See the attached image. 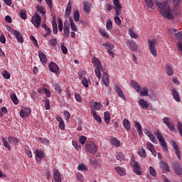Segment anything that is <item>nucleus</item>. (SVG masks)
Segmentation results:
<instances>
[{
	"label": "nucleus",
	"instance_id": "obj_1",
	"mask_svg": "<svg viewBox=\"0 0 182 182\" xmlns=\"http://www.w3.org/2000/svg\"><path fill=\"white\" fill-rule=\"evenodd\" d=\"M155 4L158 8L160 9V14L164 16V18H166V19L172 20L174 18V15L171 12V9H170V5L167 2H161L158 0H155Z\"/></svg>",
	"mask_w": 182,
	"mask_h": 182
},
{
	"label": "nucleus",
	"instance_id": "obj_2",
	"mask_svg": "<svg viewBox=\"0 0 182 182\" xmlns=\"http://www.w3.org/2000/svg\"><path fill=\"white\" fill-rule=\"evenodd\" d=\"M130 85L138 93L140 94L141 96H149V88L147 87L141 88V86L134 80H131Z\"/></svg>",
	"mask_w": 182,
	"mask_h": 182
},
{
	"label": "nucleus",
	"instance_id": "obj_3",
	"mask_svg": "<svg viewBox=\"0 0 182 182\" xmlns=\"http://www.w3.org/2000/svg\"><path fill=\"white\" fill-rule=\"evenodd\" d=\"M92 63L94 66H95V75L98 79L102 78V74L100 73L101 70H103V68L102 67V63L100 62V60L96 57H94L92 58Z\"/></svg>",
	"mask_w": 182,
	"mask_h": 182
},
{
	"label": "nucleus",
	"instance_id": "obj_4",
	"mask_svg": "<svg viewBox=\"0 0 182 182\" xmlns=\"http://www.w3.org/2000/svg\"><path fill=\"white\" fill-rule=\"evenodd\" d=\"M97 146L92 141H87L85 144V149L91 154H96L97 153Z\"/></svg>",
	"mask_w": 182,
	"mask_h": 182
},
{
	"label": "nucleus",
	"instance_id": "obj_5",
	"mask_svg": "<svg viewBox=\"0 0 182 182\" xmlns=\"http://www.w3.org/2000/svg\"><path fill=\"white\" fill-rule=\"evenodd\" d=\"M149 49L154 58L157 57V49H156V43L157 41L156 39L149 40Z\"/></svg>",
	"mask_w": 182,
	"mask_h": 182
},
{
	"label": "nucleus",
	"instance_id": "obj_6",
	"mask_svg": "<svg viewBox=\"0 0 182 182\" xmlns=\"http://www.w3.org/2000/svg\"><path fill=\"white\" fill-rule=\"evenodd\" d=\"M163 123L166 124V126L168 127V129H170L171 132H177V129H176V127L174 126L173 122H170V118L168 117H165L162 119Z\"/></svg>",
	"mask_w": 182,
	"mask_h": 182
},
{
	"label": "nucleus",
	"instance_id": "obj_7",
	"mask_svg": "<svg viewBox=\"0 0 182 182\" xmlns=\"http://www.w3.org/2000/svg\"><path fill=\"white\" fill-rule=\"evenodd\" d=\"M41 21H42V18L41 16L38 14V13H35V15L31 18V22L36 28H39L41 26Z\"/></svg>",
	"mask_w": 182,
	"mask_h": 182
},
{
	"label": "nucleus",
	"instance_id": "obj_8",
	"mask_svg": "<svg viewBox=\"0 0 182 182\" xmlns=\"http://www.w3.org/2000/svg\"><path fill=\"white\" fill-rule=\"evenodd\" d=\"M33 153L35 154V159L37 163L41 164V161H42V159L45 157V154L43 153V151L41 149H36Z\"/></svg>",
	"mask_w": 182,
	"mask_h": 182
},
{
	"label": "nucleus",
	"instance_id": "obj_9",
	"mask_svg": "<svg viewBox=\"0 0 182 182\" xmlns=\"http://www.w3.org/2000/svg\"><path fill=\"white\" fill-rule=\"evenodd\" d=\"M113 4L115 7L114 9H115V14L116 15H120L122 14V4H120V1L119 0H113Z\"/></svg>",
	"mask_w": 182,
	"mask_h": 182
},
{
	"label": "nucleus",
	"instance_id": "obj_10",
	"mask_svg": "<svg viewBox=\"0 0 182 182\" xmlns=\"http://www.w3.org/2000/svg\"><path fill=\"white\" fill-rule=\"evenodd\" d=\"M172 167H173L174 171L176 172V173L178 174V176H181L182 167H181V166H180V164H178V162L174 161L172 164Z\"/></svg>",
	"mask_w": 182,
	"mask_h": 182
},
{
	"label": "nucleus",
	"instance_id": "obj_11",
	"mask_svg": "<svg viewBox=\"0 0 182 182\" xmlns=\"http://www.w3.org/2000/svg\"><path fill=\"white\" fill-rule=\"evenodd\" d=\"M48 69L50 72H53V73H59V65L56 64L55 62H51L48 65Z\"/></svg>",
	"mask_w": 182,
	"mask_h": 182
},
{
	"label": "nucleus",
	"instance_id": "obj_12",
	"mask_svg": "<svg viewBox=\"0 0 182 182\" xmlns=\"http://www.w3.org/2000/svg\"><path fill=\"white\" fill-rule=\"evenodd\" d=\"M132 167H133V170L136 174V176L141 175V171H140V165L136 161L131 163Z\"/></svg>",
	"mask_w": 182,
	"mask_h": 182
},
{
	"label": "nucleus",
	"instance_id": "obj_13",
	"mask_svg": "<svg viewBox=\"0 0 182 182\" xmlns=\"http://www.w3.org/2000/svg\"><path fill=\"white\" fill-rule=\"evenodd\" d=\"M171 144L178 159H179V160H180L181 156L180 155V149H178V145H177V143H176V141H172L171 142Z\"/></svg>",
	"mask_w": 182,
	"mask_h": 182
},
{
	"label": "nucleus",
	"instance_id": "obj_14",
	"mask_svg": "<svg viewBox=\"0 0 182 182\" xmlns=\"http://www.w3.org/2000/svg\"><path fill=\"white\" fill-rule=\"evenodd\" d=\"M72 14V3L70 1H68L67 6L65 8V11L64 16L65 18H69Z\"/></svg>",
	"mask_w": 182,
	"mask_h": 182
},
{
	"label": "nucleus",
	"instance_id": "obj_15",
	"mask_svg": "<svg viewBox=\"0 0 182 182\" xmlns=\"http://www.w3.org/2000/svg\"><path fill=\"white\" fill-rule=\"evenodd\" d=\"M31 109L29 108H23L20 112V116L22 119L24 117H28L31 114Z\"/></svg>",
	"mask_w": 182,
	"mask_h": 182
},
{
	"label": "nucleus",
	"instance_id": "obj_16",
	"mask_svg": "<svg viewBox=\"0 0 182 182\" xmlns=\"http://www.w3.org/2000/svg\"><path fill=\"white\" fill-rule=\"evenodd\" d=\"M138 105L140 106V107H141V109H149V107L150 106L149 102L144 100V99H139L138 101Z\"/></svg>",
	"mask_w": 182,
	"mask_h": 182
},
{
	"label": "nucleus",
	"instance_id": "obj_17",
	"mask_svg": "<svg viewBox=\"0 0 182 182\" xmlns=\"http://www.w3.org/2000/svg\"><path fill=\"white\" fill-rule=\"evenodd\" d=\"M171 95L176 102H181V98H180V94L178 91L176 89L171 90Z\"/></svg>",
	"mask_w": 182,
	"mask_h": 182
},
{
	"label": "nucleus",
	"instance_id": "obj_18",
	"mask_svg": "<svg viewBox=\"0 0 182 182\" xmlns=\"http://www.w3.org/2000/svg\"><path fill=\"white\" fill-rule=\"evenodd\" d=\"M135 128L136 129L137 133L140 137L143 136V129L141 127V124L140 122L135 121L134 122Z\"/></svg>",
	"mask_w": 182,
	"mask_h": 182
},
{
	"label": "nucleus",
	"instance_id": "obj_19",
	"mask_svg": "<svg viewBox=\"0 0 182 182\" xmlns=\"http://www.w3.org/2000/svg\"><path fill=\"white\" fill-rule=\"evenodd\" d=\"M115 92L118 95L119 97H121V99H123V100H126V97L124 96V94L123 93V90H122V88H120V87H119V85H116Z\"/></svg>",
	"mask_w": 182,
	"mask_h": 182
},
{
	"label": "nucleus",
	"instance_id": "obj_20",
	"mask_svg": "<svg viewBox=\"0 0 182 182\" xmlns=\"http://www.w3.org/2000/svg\"><path fill=\"white\" fill-rule=\"evenodd\" d=\"M90 105L94 110H100L102 107V103L97 102H92Z\"/></svg>",
	"mask_w": 182,
	"mask_h": 182
},
{
	"label": "nucleus",
	"instance_id": "obj_21",
	"mask_svg": "<svg viewBox=\"0 0 182 182\" xmlns=\"http://www.w3.org/2000/svg\"><path fill=\"white\" fill-rule=\"evenodd\" d=\"M53 173H54V180L56 182H62V178L60 177V172H59V171H58V169H54L53 170Z\"/></svg>",
	"mask_w": 182,
	"mask_h": 182
},
{
	"label": "nucleus",
	"instance_id": "obj_22",
	"mask_svg": "<svg viewBox=\"0 0 182 182\" xmlns=\"http://www.w3.org/2000/svg\"><path fill=\"white\" fill-rule=\"evenodd\" d=\"M102 82H103L105 86H106V87H108V86L110 83V81L109 79V75L106 73H104L102 74Z\"/></svg>",
	"mask_w": 182,
	"mask_h": 182
},
{
	"label": "nucleus",
	"instance_id": "obj_23",
	"mask_svg": "<svg viewBox=\"0 0 182 182\" xmlns=\"http://www.w3.org/2000/svg\"><path fill=\"white\" fill-rule=\"evenodd\" d=\"M8 141L10 144H14V146H18L19 144V139L15 136H9L8 138Z\"/></svg>",
	"mask_w": 182,
	"mask_h": 182
},
{
	"label": "nucleus",
	"instance_id": "obj_24",
	"mask_svg": "<svg viewBox=\"0 0 182 182\" xmlns=\"http://www.w3.org/2000/svg\"><path fill=\"white\" fill-rule=\"evenodd\" d=\"M13 35L16 36V39H17L18 42H19L20 43H23V37L22 36V35H21V33H19V31H14Z\"/></svg>",
	"mask_w": 182,
	"mask_h": 182
},
{
	"label": "nucleus",
	"instance_id": "obj_25",
	"mask_svg": "<svg viewBox=\"0 0 182 182\" xmlns=\"http://www.w3.org/2000/svg\"><path fill=\"white\" fill-rule=\"evenodd\" d=\"M53 32L54 35H58V23H56V17H53L52 21Z\"/></svg>",
	"mask_w": 182,
	"mask_h": 182
},
{
	"label": "nucleus",
	"instance_id": "obj_26",
	"mask_svg": "<svg viewBox=\"0 0 182 182\" xmlns=\"http://www.w3.org/2000/svg\"><path fill=\"white\" fill-rule=\"evenodd\" d=\"M38 56L43 65L46 64L48 62V60L46 59V55H45V53H43V52L38 51Z\"/></svg>",
	"mask_w": 182,
	"mask_h": 182
},
{
	"label": "nucleus",
	"instance_id": "obj_27",
	"mask_svg": "<svg viewBox=\"0 0 182 182\" xmlns=\"http://www.w3.org/2000/svg\"><path fill=\"white\" fill-rule=\"evenodd\" d=\"M159 164H160L161 168L164 171H166V173H168V171H170V168L168 167V164H167V163L164 161H161Z\"/></svg>",
	"mask_w": 182,
	"mask_h": 182
},
{
	"label": "nucleus",
	"instance_id": "obj_28",
	"mask_svg": "<svg viewBox=\"0 0 182 182\" xmlns=\"http://www.w3.org/2000/svg\"><path fill=\"white\" fill-rule=\"evenodd\" d=\"M122 123L124 129L127 130V132H129V130H130L132 127V124H130V121H129V119H124Z\"/></svg>",
	"mask_w": 182,
	"mask_h": 182
},
{
	"label": "nucleus",
	"instance_id": "obj_29",
	"mask_svg": "<svg viewBox=\"0 0 182 182\" xmlns=\"http://www.w3.org/2000/svg\"><path fill=\"white\" fill-rule=\"evenodd\" d=\"M83 5V11L84 12H86V14H90V4L89 1H84L82 3Z\"/></svg>",
	"mask_w": 182,
	"mask_h": 182
},
{
	"label": "nucleus",
	"instance_id": "obj_30",
	"mask_svg": "<svg viewBox=\"0 0 182 182\" xmlns=\"http://www.w3.org/2000/svg\"><path fill=\"white\" fill-rule=\"evenodd\" d=\"M159 142L164 151H168V146H167V144L166 143V140H164V139H161V141H159Z\"/></svg>",
	"mask_w": 182,
	"mask_h": 182
},
{
	"label": "nucleus",
	"instance_id": "obj_31",
	"mask_svg": "<svg viewBox=\"0 0 182 182\" xmlns=\"http://www.w3.org/2000/svg\"><path fill=\"white\" fill-rule=\"evenodd\" d=\"M91 114H92L95 120L98 122V123H102V117H100V116L97 115L96 111H95L94 109H92Z\"/></svg>",
	"mask_w": 182,
	"mask_h": 182
},
{
	"label": "nucleus",
	"instance_id": "obj_32",
	"mask_svg": "<svg viewBox=\"0 0 182 182\" xmlns=\"http://www.w3.org/2000/svg\"><path fill=\"white\" fill-rule=\"evenodd\" d=\"M138 154H139L140 157H141L142 159H146V157H147L146 150L143 147L139 149Z\"/></svg>",
	"mask_w": 182,
	"mask_h": 182
},
{
	"label": "nucleus",
	"instance_id": "obj_33",
	"mask_svg": "<svg viewBox=\"0 0 182 182\" xmlns=\"http://www.w3.org/2000/svg\"><path fill=\"white\" fill-rule=\"evenodd\" d=\"M90 83V78L82 77V85L84 87H89V84Z\"/></svg>",
	"mask_w": 182,
	"mask_h": 182
},
{
	"label": "nucleus",
	"instance_id": "obj_34",
	"mask_svg": "<svg viewBox=\"0 0 182 182\" xmlns=\"http://www.w3.org/2000/svg\"><path fill=\"white\" fill-rule=\"evenodd\" d=\"M73 17L75 22H79V21H80V13L79 12V11H74Z\"/></svg>",
	"mask_w": 182,
	"mask_h": 182
},
{
	"label": "nucleus",
	"instance_id": "obj_35",
	"mask_svg": "<svg viewBox=\"0 0 182 182\" xmlns=\"http://www.w3.org/2000/svg\"><path fill=\"white\" fill-rule=\"evenodd\" d=\"M11 99L14 105H18L19 103V101L18 100V97H16V94L11 93L10 95Z\"/></svg>",
	"mask_w": 182,
	"mask_h": 182
},
{
	"label": "nucleus",
	"instance_id": "obj_36",
	"mask_svg": "<svg viewBox=\"0 0 182 182\" xmlns=\"http://www.w3.org/2000/svg\"><path fill=\"white\" fill-rule=\"evenodd\" d=\"M104 116L105 123L107 124H109L110 123V113H109V112L107 111L104 113Z\"/></svg>",
	"mask_w": 182,
	"mask_h": 182
},
{
	"label": "nucleus",
	"instance_id": "obj_37",
	"mask_svg": "<svg viewBox=\"0 0 182 182\" xmlns=\"http://www.w3.org/2000/svg\"><path fill=\"white\" fill-rule=\"evenodd\" d=\"M99 33L104 38H107V39H109V34H107V31H106V29L100 28Z\"/></svg>",
	"mask_w": 182,
	"mask_h": 182
},
{
	"label": "nucleus",
	"instance_id": "obj_38",
	"mask_svg": "<svg viewBox=\"0 0 182 182\" xmlns=\"http://www.w3.org/2000/svg\"><path fill=\"white\" fill-rule=\"evenodd\" d=\"M112 144L115 147H119L120 146V141L117 138H112L111 140Z\"/></svg>",
	"mask_w": 182,
	"mask_h": 182
},
{
	"label": "nucleus",
	"instance_id": "obj_39",
	"mask_svg": "<svg viewBox=\"0 0 182 182\" xmlns=\"http://www.w3.org/2000/svg\"><path fill=\"white\" fill-rule=\"evenodd\" d=\"M128 33L131 36V38H133V39H137V34L134 33L133 28H130L129 29Z\"/></svg>",
	"mask_w": 182,
	"mask_h": 182
},
{
	"label": "nucleus",
	"instance_id": "obj_40",
	"mask_svg": "<svg viewBox=\"0 0 182 182\" xmlns=\"http://www.w3.org/2000/svg\"><path fill=\"white\" fill-rule=\"evenodd\" d=\"M166 72L168 75V76H173V68L171 67L170 65L167 64L166 66Z\"/></svg>",
	"mask_w": 182,
	"mask_h": 182
},
{
	"label": "nucleus",
	"instance_id": "obj_41",
	"mask_svg": "<svg viewBox=\"0 0 182 182\" xmlns=\"http://www.w3.org/2000/svg\"><path fill=\"white\" fill-rule=\"evenodd\" d=\"M106 28L107 31H112V28H113V22H112V20H107Z\"/></svg>",
	"mask_w": 182,
	"mask_h": 182
},
{
	"label": "nucleus",
	"instance_id": "obj_42",
	"mask_svg": "<svg viewBox=\"0 0 182 182\" xmlns=\"http://www.w3.org/2000/svg\"><path fill=\"white\" fill-rule=\"evenodd\" d=\"M116 159L119 161H122V160H124V154H123L122 152L117 153Z\"/></svg>",
	"mask_w": 182,
	"mask_h": 182
},
{
	"label": "nucleus",
	"instance_id": "obj_43",
	"mask_svg": "<svg viewBox=\"0 0 182 182\" xmlns=\"http://www.w3.org/2000/svg\"><path fill=\"white\" fill-rule=\"evenodd\" d=\"M129 46L132 49V50L136 51L137 49H139V47L137 46V44L134 43V41H131L129 43Z\"/></svg>",
	"mask_w": 182,
	"mask_h": 182
},
{
	"label": "nucleus",
	"instance_id": "obj_44",
	"mask_svg": "<svg viewBox=\"0 0 182 182\" xmlns=\"http://www.w3.org/2000/svg\"><path fill=\"white\" fill-rule=\"evenodd\" d=\"M102 46L107 47V50H108V52H110L112 50V49H113V48H114V46L109 42L102 44Z\"/></svg>",
	"mask_w": 182,
	"mask_h": 182
},
{
	"label": "nucleus",
	"instance_id": "obj_45",
	"mask_svg": "<svg viewBox=\"0 0 182 182\" xmlns=\"http://www.w3.org/2000/svg\"><path fill=\"white\" fill-rule=\"evenodd\" d=\"M2 141L4 143V147L8 149L9 151H11V145H9V142H8V141L6 139H5V138H2Z\"/></svg>",
	"mask_w": 182,
	"mask_h": 182
},
{
	"label": "nucleus",
	"instance_id": "obj_46",
	"mask_svg": "<svg viewBox=\"0 0 182 182\" xmlns=\"http://www.w3.org/2000/svg\"><path fill=\"white\" fill-rule=\"evenodd\" d=\"M115 171H117V174L119 176H124V171H123V169H122V168L119 166L115 167Z\"/></svg>",
	"mask_w": 182,
	"mask_h": 182
},
{
	"label": "nucleus",
	"instance_id": "obj_47",
	"mask_svg": "<svg viewBox=\"0 0 182 182\" xmlns=\"http://www.w3.org/2000/svg\"><path fill=\"white\" fill-rule=\"evenodd\" d=\"M19 16L22 18V19H26L27 16H26V11L25 10H21L20 13H19Z\"/></svg>",
	"mask_w": 182,
	"mask_h": 182
},
{
	"label": "nucleus",
	"instance_id": "obj_48",
	"mask_svg": "<svg viewBox=\"0 0 182 182\" xmlns=\"http://www.w3.org/2000/svg\"><path fill=\"white\" fill-rule=\"evenodd\" d=\"M119 15L117 16L115 14L114 18L115 23H117V25L118 26L122 25V20L120 19V17H119Z\"/></svg>",
	"mask_w": 182,
	"mask_h": 182
},
{
	"label": "nucleus",
	"instance_id": "obj_49",
	"mask_svg": "<svg viewBox=\"0 0 182 182\" xmlns=\"http://www.w3.org/2000/svg\"><path fill=\"white\" fill-rule=\"evenodd\" d=\"M177 129H178V131L179 132L181 137H182V123L180 121L178 122Z\"/></svg>",
	"mask_w": 182,
	"mask_h": 182
},
{
	"label": "nucleus",
	"instance_id": "obj_50",
	"mask_svg": "<svg viewBox=\"0 0 182 182\" xmlns=\"http://www.w3.org/2000/svg\"><path fill=\"white\" fill-rule=\"evenodd\" d=\"M86 140H87V137L85 136H81L79 137V141L80 144L83 145L85 143H86Z\"/></svg>",
	"mask_w": 182,
	"mask_h": 182
},
{
	"label": "nucleus",
	"instance_id": "obj_51",
	"mask_svg": "<svg viewBox=\"0 0 182 182\" xmlns=\"http://www.w3.org/2000/svg\"><path fill=\"white\" fill-rule=\"evenodd\" d=\"M145 2L148 6V8H153V6H154V2L153 1V0H145Z\"/></svg>",
	"mask_w": 182,
	"mask_h": 182
},
{
	"label": "nucleus",
	"instance_id": "obj_52",
	"mask_svg": "<svg viewBox=\"0 0 182 182\" xmlns=\"http://www.w3.org/2000/svg\"><path fill=\"white\" fill-rule=\"evenodd\" d=\"M64 38H69V32H70V28H64Z\"/></svg>",
	"mask_w": 182,
	"mask_h": 182
},
{
	"label": "nucleus",
	"instance_id": "obj_53",
	"mask_svg": "<svg viewBox=\"0 0 182 182\" xmlns=\"http://www.w3.org/2000/svg\"><path fill=\"white\" fill-rule=\"evenodd\" d=\"M58 31L60 32H62L63 31V22L62 21V19L59 18L58 20Z\"/></svg>",
	"mask_w": 182,
	"mask_h": 182
},
{
	"label": "nucleus",
	"instance_id": "obj_54",
	"mask_svg": "<svg viewBox=\"0 0 182 182\" xmlns=\"http://www.w3.org/2000/svg\"><path fill=\"white\" fill-rule=\"evenodd\" d=\"M149 171H150V174H151V176H153V177H156L157 176L156 169H154V168H153V166L149 167Z\"/></svg>",
	"mask_w": 182,
	"mask_h": 182
},
{
	"label": "nucleus",
	"instance_id": "obj_55",
	"mask_svg": "<svg viewBox=\"0 0 182 182\" xmlns=\"http://www.w3.org/2000/svg\"><path fill=\"white\" fill-rule=\"evenodd\" d=\"M45 107L46 110H50V102L48 99H46L45 101Z\"/></svg>",
	"mask_w": 182,
	"mask_h": 182
},
{
	"label": "nucleus",
	"instance_id": "obj_56",
	"mask_svg": "<svg viewBox=\"0 0 182 182\" xmlns=\"http://www.w3.org/2000/svg\"><path fill=\"white\" fill-rule=\"evenodd\" d=\"M36 10H37V12H39L42 15H45L46 14V12L43 11V7L42 6H37Z\"/></svg>",
	"mask_w": 182,
	"mask_h": 182
},
{
	"label": "nucleus",
	"instance_id": "obj_57",
	"mask_svg": "<svg viewBox=\"0 0 182 182\" xmlns=\"http://www.w3.org/2000/svg\"><path fill=\"white\" fill-rule=\"evenodd\" d=\"M39 140H40L41 143H42L43 144H49L50 143L49 141V139H48L46 138H39Z\"/></svg>",
	"mask_w": 182,
	"mask_h": 182
},
{
	"label": "nucleus",
	"instance_id": "obj_58",
	"mask_svg": "<svg viewBox=\"0 0 182 182\" xmlns=\"http://www.w3.org/2000/svg\"><path fill=\"white\" fill-rule=\"evenodd\" d=\"M146 149L149 150V151H152L154 149V145L150 142L146 143Z\"/></svg>",
	"mask_w": 182,
	"mask_h": 182
},
{
	"label": "nucleus",
	"instance_id": "obj_59",
	"mask_svg": "<svg viewBox=\"0 0 182 182\" xmlns=\"http://www.w3.org/2000/svg\"><path fill=\"white\" fill-rule=\"evenodd\" d=\"M73 146H74L76 150H80V149H82V146L79 145V144H77V141H73Z\"/></svg>",
	"mask_w": 182,
	"mask_h": 182
},
{
	"label": "nucleus",
	"instance_id": "obj_60",
	"mask_svg": "<svg viewBox=\"0 0 182 182\" xmlns=\"http://www.w3.org/2000/svg\"><path fill=\"white\" fill-rule=\"evenodd\" d=\"M149 138L150 139L151 141H152V143L157 144V139H156V136H154L153 134L150 135Z\"/></svg>",
	"mask_w": 182,
	"mask_h": 182
},
{
	"label": "nucleus",
	"instance_id": "obj_61",
	"mask_svg": "<svg viewBox=\"0 0 182 182\" xmlns=\"http://www.w3.org/2000/svg\"><path fill=\"white\" fill-rule=\"evenodd\" d=\"M155 136H156V137L158 139L159 141H161V140H162L163 139H164V138H163V135H161V134L160 133V132H156L155 133Z\"/></svg>",
	"mask_w": 182,
	"mask_h": 182
},
{
	"label": "nucleus",
	"instance_id": "obj_62",
	"mask_svg": "<svg viewBox=\"0 0 182 182\" xmlns=\"http://www.w3.org/2000/svg\"><path fill=\"white\" fill-rule=\"evenodd\" d=\"M2 76L3 77H4V79H10L11 78V74H9V73L4 71L2 73Z\"/></svg>",
	"mask_w": 182,
	"mask_h": 182
},
{
	"label": "nucleus",
	"instance_id": "obj_63",
	"mask_svg": "<svg viewBox=\"0 0 182 182\" xmlns=\"http://www.w3.org/2000/svg\"><path fill=\"white\" fill-rule=\"evenodd\" d=\"M75 99L77 102L79 103H82V97L79 94H75Z\"/></svg>",
	"mask_w": 182,
	"mask_h": 182
},
{
	"label": "nucleus",
	"instance_id": "obj_64",
	"mask_svg": "<svg viewBox=\"0 0 182 182\" xmlns=\"http://www.w3.org/2000/svg\"><path fill=\"white\" fill-rule=\"evenodd\" d=\"M64 116L65 117V120H69V119H70V113H69L67 110L64 111Z\"/></svg>",
	"mask_w": 182,
	"mask_h": 182
}]
</instances>
